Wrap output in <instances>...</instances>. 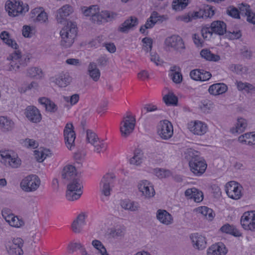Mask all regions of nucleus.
Segmentation results:
<instances>
[{
    "label": "nucleus",
    "mask_w": 255,
    "mask_h": 255,
    "mask_svg": "<svg viewBox=\"0 0 255 255\" xmlns=\"http://www.w3.org/2000/svg\"><path fill=\"white\" fill-rule=\"evenodd\" d=\"M185 154V158L189 160L191 171L196 176L202 175L207 167L205 160L198 155H194V151L191 149L187 150Z\"/></svg>",
    "instance_id": "1"
},
{
    "label": "nucleus",
    "mask_w": 255,
    "mask_h": 255,
    "mask_svg": "<svg viewBox=\"0 0 255 255\" xmlns=\"http://www.w3.org/2000/svg\"><path fill=\"white\" fill-rule=\"evenodd\" d=\"M77 33V25L71 21L68 22L60 31L61 37V45L67 48L71 46L74 42Z\"/></svg>",
    "instance_id": "2"
},
{
    "label": "nucleus",
    "mask_w": 255,
    "mask_h": 255,
    "mask_svg": "<svg viewBox=\"0 0 255 255\" xmlns=\"http://www.w3.org/2000/svg\"><path fill=\"white\" fill-rule=\"evenodd\" d=\"M5 9L10 16H16L28 11V4H24L22 1L16 0H7L5 3Z\"/></svg>",
    "instance_id": "3"
},
{
    "label": "nucleus",
    "mask_w": 255,
    "mask_h": 255,
    "mask_svg": "<svg viewBox=\"0 0 255 255\" xmlns=\"http://www.w3.org/2000/svg\"><path fill=\"white\" fill-rule=\"evenodd\" d=\"M83 185L79 179H74L67 185L66 197L68 200L73 201L78 199L83 192Z\"/></svg>",
    "instance_id": "4"
},
{
    "label": "nucleus",
    "mask_w": 255,
    "mask_h": 255,
    "mask_svg": "<svg viewBox=\"0 0 255 255\" xmlns=\"http://www.w3.org/2000/svg\"><path fill=\"white\" fill-rule=\"evenodd\" d=\"M41 181L36 175L31 174L24 177L20 183L21 189L25 192L35 191L40 186Z\"/></svg>",
    "instance_id": "5"
},
{
    "label": "nucleus",
    "mask_w": 255,
    "mask_h": 255,
    "mask_svg": "<svg viewBox=\"0 0 255 255\" xmlns=\"http://www.w3.org/2000/svg\"><path fill=\"white\" fill-rule=\"evenodd\" d=\"M164 48L170 50V48L174 50L183 53L185 49V45L183 39L178 35H173L167 37L164 41Z\"/></svg>",
    "instance_id": "6"
},
{
    "label": "nucleus",
    "mask_w": 255,
    "mask_h": 255,
    "mask_svg": "<svg viewBox=\"0 0 255 255\" xmlns=\"http://www.w3.org/2000/svg\"><path fill=\"white\" fill-rule=\"evenodd\" d=\"M120 131L122 136L128 137L133 131L135 126V119L130 112H128L127 115L123 118L121 123Z\"/></svg>",
    "instance_id": "7"
},
{
    "label": "nucleus",
    "mask_w": 255,
    "mask_h": 255,
    "mask_svg": "<svg viewBox=\"0 0 255 255\" xmlns=\"http://www.w3.org/2000/svg\"><path fill=\"white\" fill-rule=\"evenodd\" d=\"M7 60L9 61V63L5 66V69L8 71L16 72L19 69L21 65V54L19 50H15L10 54L7 57Z\"/></svg>",
    "instance_id": "8"
},
{
    "label": "nucleus",
    "mask_w": 255,
    "mask_h": 255,
    "mask_svg": "<svg viewBox=\"0 0 255 255\" xmlns=\"http://www.w3.org/2000/svg\"><path fill=\"white\" fill-rule=\"evenodd\" d=\"M0 160L12 168H16L20 166L21 162L17 156H12L9 151H0Z\"/></svg>",
    "instance_id": "9"
},
{
    "label": "nucleus",
    "mask_w": 255,
    "mask_h": 255,
    "mask_svg": "<svg viewBox=\"0 0 255 255\" xmlns=\"http://www.w3.org/2000/svg\"><path fill=\"white\" fill-rule=\"evenodd\" d=\"M115 178V176L113 173H107L102 178L100 183V189L102 193L105 196L110 195Z\"/></svg>",
    "instance_id": "10"
},
{
    "label": "nucleus",
    "mask_w": 255,
    "mask_h": 255,
    "mask_svg": "<svg viewBox=\"0 0 255 255\" xmlns=\"http://www.w3.org/2000/svg\"><path fill=\"white\" fill-rule=\"evenodd\" d=\"M64 136L67 147L71 150L72 147L75 146L74 142L76 138V134L72 123H67L64 129Z\"/></svg>",
    "instance_id": "11"
},
{
    "label": "nucleus",
    "mask_w": 255,
    "mask_h": 255,
    "mask_svg": "<svg viewBox=\"0 0 255 255\" xmlns=\"http://www.w3.org/2000/svg\"><path fill=\"white\" fill-rule=\"evenodd\" d=\"M241 188L239 184L234 181L229 182L226 185L227 194L229 197L235 200H238L241 197Z\"/></svg>",
    "instance_id": "12"
},
{
    "label": "nucleus",
    "mask_w": 255,
    "mask_h": 255,
    "mask_svg": "<svg viewBox=\"0 0 255 255\" xmlns=\"http://www.w3.org/2000/svg\"><path fill=\"white\" fill-rule=\"evenodd\" d=\"M24 114L27 120L32 123H38L42 119L40 111L34 106H28L24 110Z\"/></svg>",
    "instance_id": "13"
},
{
    "label": "nucleus",
    "mask_w": 255,
    "mask_h": 255,
    "mask_svg": "<svg viewBox=\"0 0 255 255\" xmlns=\"http://www.w3.org/2000/svg\"><path fill=\"white\" fill-rule=\"evenodd\" d=\"M137 187L141 195L145 198H150L155 195V191L152 184L147 180H141L138 183Z\"/></svg>",
    "instance_id": "14"
},
{
    "label": "nucleus",
    "mask_w": 255,
    "mask_h": 255,
    "mask_svg": "<svg viewBox=\"0 0 255 255\" xmlns=\"http://www.w3.org/2000/svg\"><path fill=\"white\" fill-rule=\"evenodd\" d=\"M188 128L193 133L198 135L204 134L208 129L206 124L199 121L191 122L188 124Z\"/></svg>",
    "instance_id": "15"
},
{
    "label": "nucleus",
    "mask_w": 255,
    "mask_h": 255,
    "mask_svg": "<svg viewBox=\"0 0 255 255\" xmlns=\"http://www.w3.org/2000/svg\"><path fill=\"white\" fill-rule=\"evenodd\" d=\"M160 138L167 140L170 138L173 134V126L167 120L160 121Z\"/></svg>",
    "instance_id": "16"
},
{
    "label": "nucleus",
    "mask_w": 255,
    "mask_h": 255,
    "mask_svg": "<svg viewBox=\"0 0 255 255\" xmlns=\"http://www.w3.org/2000/svg\"><path fill=\"white\" fill-rule=\"evenodd\" d=\"M138 23V19L135 16H130L119 27L118 30L123 33H127L128 31L136 27Z\"/></svg>",
    "instance_id": "17"
},
{
    "label": "nucleus",
    "mask_w": 255,
    "mask_h": 255,
    "mask_svg": "<svg viewBox=\"0 0 255 255\" xmlns=\"http://www.w3.org/2000/svg\"><path fill=\"white\" fill-rule=\"evenodd\" d=\"M228 252L225 245L219 242L212 245L207 250V255H226Z\"/></svg>",
    "instance_id": "18"
},
{
    "label": "nucleus",
    "mask_w": 255,
    "mask_h": 255,
    "mask_svg": "<svg viewBox=\"0 0 255 255\" xmlns=\"http://www.w3.org/2000/svg\"><path fill=\"white\" fill-rule=\"evenodd\" d=\"M193 246L194 248L202 250L206 247V240L205 237L198 233L190 236Z\"/></svg>",
    "instance_id": "19"
},
{
    "label": "nucleus",
    "mask_w": 255,
    "mask_h": 255,
    "mask_svg": "<svg viewBox=\"0 0 255 255\" xmlns=\"http://www.w3.org/2000/svg\"><path fill=\"white\" fill-rule=\"evenodd\" d=\"M23 240L21 238H14L12 244L9 247L8 253L12 255H21L23 254Z\"/></svg>",
    "instance_id": "20"
},
{
    "label": "nucleus",
    "mask_w": 255,
    "mask_h": 255,
    "mask_svg": "<svg viewBox=\"0 0 255 255\" xmlns=\"http://www.w3.org/2000/svg\"><path fill=\"white\" fill-rule=\"evenodd\" d=\"M159 20V16L156 11H153L150 17L147 19L145 24L142 25L139 31L144 34L145 32L146 29L152 28L155 23Z\"/></svg>",
    "instance_id": "21"
},
{
    "label": "nucleus",
    "mask_w": 255,
    "mask_h": 255,
    "mask_svg": "<svg viewBox=\"0 0 255 255\" xmlns=\"http://www.w3.org/2000/svg\"><path fill=\"white\" fill-rule=\"evenodd\" d=\"M185 196L188 198L193 199L197 203L201 202L203 199V192L195 188L187 189L185 191Z\"/></svg>",
    "instance_id": "22"
},
{
    "label": "nucleus",
    "mask_w": 255,
    "mask_h": 255,
    "mask_svg": "<svg viewBox=\"0 0 255 255\" xmlns=\"http://www.w3.org/2000/svg\"><path fill=\"white\" fill-rule=\"evenodd\" d=\"M73 11L72 7L68 4L63 5L57 12L56 19L58 22L62 23L65 18Z\"/></svg>",
    "instance_id": "23"
},
{
    "label": "nucleus",
    "mask_w": 255,
    "mask_h": 255,
    "mask_svg": "<svg viewBox=\"0 0 255 255\" xmlns=\"http://www.w3.org/2000/svg\"><path fill=\"white\" fill-rule=\"evenodd\" d=\"M226 24L223 21H214L211 24V29L213 33L219 35H223L226 33Z\"/></svg>",
    "instance_id": "24"
},
{
    "label": "nucleus",
    "mask_w": 255,
    "mask_h": 255,
    "mask_svg": "<svg viewBox=\"0 0 255 255\" xmlns=\"http://www.w3.org/2000/svg\"><path fill=\"white\" fill-rule=\"evenodd\" d=\"M228 90L227 85L223 83H216L211 85L208 89L209 93L217 96L225 93Z\"/></svg>",
    "instance_id": "25"
},
{
    "label": "nucleus",
    "mask_w": 255,
    "mask_h": 255,
    "mask_svg": "<svg viewBox=\"0 0 255 255\" xmlns=\"http://www.w3.org/2000/svg\"><path fill=\"white\" fill-rule=\"evenodd\" d=\"M85 225V215L81 213L73 222L71 225L72 231L75 233H80L82 227Z\"/></svg>",
    "instance_id": "26"
},
{
    "label": "nucleus",
    "mask_w": 255,
    "mask_h": 255,
    "mask_svg": "<svg viewBox=\"0 0 255 255\" xmlns=\"http://www.w3.org/2000/svg\"><path fill=\"white\" fill-rule=\"evenodd\" d=\"M76 175V170L75 167L72 165H67L65 166L62 172V177L63 179L69 181L74 179Z\"/></svg>",
    "instance_id": "27"
},
{
    "label": "nucleus",
    "mask_w": 255,
    "mask_h": 255,
    "mask_svg": "<svg viewBox=\"0 0 255 255\" xmlns=\"http://www.w3.org/2000/svg\"><path fill=\"white\" fill-rule=\"evenodd\" d=\"M14 122L6 116H0V129L4 132L11 130L14 128Z\"/></svg>",
    "instance_id": "28"
},
{
    "label": "nucleus",
    "mask_w": 255,
    "mask_h": 255,
    "mask_svg": "<svg viewBox=\"0 0 255 255\" xmlns=\"http://www.w3.org/2000/svg\"><path fill=\"white\" fill-rule=\"evenodd\" d=\"M39 103L43 106L46 111L54 113L58 110L57 105L50 99L45 97L40 98L38 99Z\"/></svg>",
    "instance_id": "29"
},
{
    "label": "nucleus",
    "mask_w": 255,
    "mask_h": 255,
    "mask_svg": "<svg viewBox=\"0 0 255 255\" xmlns=\"http://www.w3.org/2000/svg\"><path fill=\"white\" fill-rule=\"evenodd\" d=\"M120 205L123 209L131 212L136 211L138 210L139 208V205L137 203L131 201L128 199L121 200L120 202Z\"/></svg>",
    "instance_id": "30"
},
{
    "label": "nucleus",
    "mask_w": 255,
    "mask_h": 255,
    "mask_svg": "<svg viewBox=\"0 0 255 255\" xmlns=\"http://www.w3.org/2000/svg\"><path fill=\"white\" fill-rule=\"evenodd\" d=\"M143 159V152L139 148L134 150L133 156L129 159V163L136 166H138L142 162Z\"/></svg>",
    "instance_id": "31"
},
{
    "label": "nucleus",
    "mask_w": 255,
    "mask_h": 255,
    "mask_svg": "<svg viewBox=\"0 0 255 255\" xmlns=\"http://www.w3.org/2000/svg\"><path fill=\"white\" fill-rule=\"evenodd\" d=\"M200 55L202 58L207 61L217 62L220 60V56L219 55L214 54L207 48L202 49L200 52Z\"/></svg>",
    "instance_id": "32"
},
{
    "label": "nucleus",
    "mask_w": 255,
    "mask_h": 255,
    "mask_svg": "<svg viewBox=\"0 0 255 255\" xmlns=\"http://www.w3.org/2000/svg\"><path fill=\"white\" fill-rule=\"evenodd\" d=\"M170 71L171 72V76L172 81L176 84H179L182 81V75L179 67L174 65L171 67Z\"/></svg>",
    "instance_id": "33"
},
{
    "label": "nucleus",
    "mask_w": 255,
    "mask_h": 255,
    "mask_svg": "<svg viewBox=\"0 0 255 255\" xmlns=\"http://www.w3.org/2000/svg\"><path fill=\"white\" fill-rule=\"evenodd\" d=\"M88 73L90 76L95 81H97L100 77V72L97 68L96 63L94 62L90 63L88 66Z\"/></svg>",
    "instance_id": "34"
},
{
    "label": "nucleus",
    "mask_w": 255,
    "mask_h": 255,
    "mask_svg": "<svg viewBox=\"0 0 255 255\" xmlns=\"http://www.w3.org/2000/svg\"><path fill=\"white\" fill-rule=\"evenodd\" d=\"M220 231L223 233L232 235L235 237H240L242 234L234 226L229 224L223 225L221 228Z\"/></svg>",
    "instance_id": "35"
},
{
    "label": "nucleus",
    "mask_w": 255,
    "mask_h": 255,
    "mask_svg": "<svg viewBox=\"0 0 255 255\" xmlns=\"http://www.w3.org/2000/svg\"><path fill=\"white\" fill-rule=\"evenodd\" d=\"M253 215V211L245 212L241 219V224L245 230H250L251 219Z\"/></svg>",
    "instance_id": "36"
},
{
    "label": "nucleus",
    "mask_w": 255,
    "mask_h": 255,
    "mask_svg": "<svg viewBox=\"0 0 255 255\" xmlns=\"http://www.w3.org/2000/svg\"><path fill=\"white\" fill-rule=\"evenodd\" d=\"M71 77L68 74H61L55 79V83L60 87H65L71 82Z\"/></svg>",
    "instance_id": "37"
},
{
    "label": "nucleus",
    "mask_w": 255,
    "mask_h": 255,
    "mask_svg": "<svg viewBox=\"0 0 255 255\" xmlns=\"http://www.w3.org/2000/svg\"><path fill=\"white\" fill-rule=\"evenodd\" d=\"M196 210L209 221H212L214 218V215L213 210L206 206L198 207L196 209Z\"/></svg>",
    "instance_id": "38"
},
{
    "label": "nucleus",
    "mask_w": 255,
    "mask_h": 255,
    "mask_svg": "<svg viewBox=\"0 0 255 255\" xmlns=\"http://www.w3.org/2000/svg\"><path fill=\"white\" fill-rule=\"evenodd\" d=\"M247 126L246 121L243 118L238 119L236 127L231 129V131L233 133H240L243 132Z\"/></svg>",
    "instance_id": "39"
},
{
    "label": "nucleus",
    "mask_w": 255,
    "mask_h": 255,
    "mask_svg": "<svg viewBox=\"0 0 255 255\" xmlns=\"http://www.w3.org/2000/svg\"><path fill=\"white\" fill-rule=\"evenodd\" d=\"M4 218L5 221L12 227L19 228L24 225V222L22 220L13 215H8Z\"/></svg>",
    "instance_id": "40"
},
{
    "label": "nucleus",
    "mask_w": 255,
    "mask_h": 255,
    "mask_svg": "<svg viewBox=\"0 0 255 255\" xmlns=\"http://www.w3.org/2000/svg\"><path fill=\"white\" fill-rule=\"evenodd\" d=\"M0 37L3 42L6 43L9 46L16 50L18 47V45L15 41L9 38V33L5 31H2L0 35Z\"/></svg>",
    "instance_id": "41"
},
{
    "label": "nucleus",
    "mask_w": 255,
    "mask_h": 255,
    "mask_svg": "<svg viewBox=\"0 0 255 255\" xmlns=\"http://www.w3.org/2000/svg\"><path fill=\"white\" fill-rule=\"evenodd\" d=\"M189 0H173L172 7L175 11H181L185 9L189 3Z\"/></svg>",
    "instance_id": "42"
},
{
    "label": "nucleus",
    "mask_w": 255,
    "mask_h": 255,
    "mask_svg": "<svg viewBox=\"0 0 255 255\" xmlns=\"http://www.w3.org/2000/svg\"><path fill=\"white\" fill-rule=\"evenodd\" d=\"M163 100L167 106H176L178 103V98L173 93H169L163 97Z\"/></svg>",
    "instance_id": "43"
},
{
    "label": "nucleus",
    "mask_w": 255,
    "mask_h": 255,
    "mask_svg": "<svg viewBox=\"0 0 255 255\" xmlns=\"http://www.w3.org/2000/svg\"><path fill=\"white\" fill-rule=\"evenodd\" d=\"M173 219L168 212L165 210H160V223L169 225L173 223Z\"/></svg>",
    "instance_id": "44"
},
{
    "label": "nucleus",
    "mask_w": 255,
    "mask_h": 255,
    "mask_svg": "<svg viewBox=\"0 0 255 255\" xmlns=\"http://www.w3.org/2000/svg\"><path fill=\"white\" fill-rule=\"evenodd\" d=\"M236 84L237 89L239 91L245 90L247 93H250L252 91H255V87L249 83H243L242 81H237Z\"/></svg>",
    "instance_id": "45"
},
{
    "label": "nucleus",
    "mask_w": 255,
    "mask_h": 255,
    "mask_svg": "<svg viewBox=\"0 0 255 255\" xmlns=\"http://www.w3.org/2000/svg\"><path fill=\"white\" fill-rule=\"evenodd\" d=\"M126 231V228L122 225L112 229L110 234L114 238L123 237L125 234Z\"/></svg>",
    "instance_id": "46"
},
{
    "label": "nucleus",
    "mask_w": 255,
    "mask_h": 255,
    "mask_svg": "<svg viewBox=\"0 0 255 255\" xmlns=\"http://www.w3.org/2000/svg\"><path fill=\"white\" fill-rule=\"evenodd\" d=\"M27 75L31 77L41 78L43 73L42 70L38 67H31L27 70Z\"/></svg>",
    "instance_id": "47"
},
{
    "label": "nucleus",
    "mask_w": 255,
    "mask_h": 255,
    "mask_svg": "<svg viewBox=\"0 0 255 255\" xmlns=\"http://www.w3.org/2000/svg\"><path fill=\"white\" fill-rule=\"evenodd\" d=\"M93 145L94 146V151L98 153L104 152L107 148V144L103 140L100 139Z\"/></svg>",
    "instance_id": "48"
},
{
    "label": "nucleus",
    "mask_w": 255,
    "mask_h": 255,
    "mask_svg": "<svg viewBox=\"0 0 255 255\" xmlns=\"http://www.w3.org/2000/svg\"><path fill=\"white\" fill-rule=\"evenodd\" d=\"M201 110L204 113H208L214 107L212 102L208 100H204L201 102L200 106Z\"/></svg>",
    "instance_id": "49"
},
{
    "label": "nucleus",
    "mask_w": 255,
    "mask_h": 255,
    "mask_svg": "<svg viewBox=\"0 0 255 255\" xmlns=\"http://www.w3.org/2000/svg\"><path fill=\"white\" fill-rule=\"evenodd\" d=\"M99 139V138L95 132L90 129L87 130L86 140L87 142L93 145L94 144L96 143V142Z\"/></svg>",
    "instance_id": "50"
},
{
    "label": "nucleus",
    "mask_w": 255,
    "mask_h": 255,
    "mask_svg": "<svg viewBox=\"0 0 255 255\" xmlns=\"http://www.w3.org/2000/svg\"><path fill=\"white\" fill-rule=\"evenodd\" d=\"M100 9L99 6L97 5H91L88 8L84 9L83 11L84 14L86 16H91V18L93 17V15H95L97 11H99Z\"/></svg>",
    "instance_id": "51"
},
{
    "label": "nucleus",
    "mask_w": 255,
    "mask_h": 255,
    "mask_svg": "<svg viewBox=\"0 0 255 255\" xmlns=\"http://www.w3.org/2000/svg\"><path fill=\"white\" fill-rule=\"evenodd\" d=\"M48 152L49 150H35V158L39 162H42L48 156Z\"/></svg>",
    "instance_id": "52"
},
{
    "label": "nucleus",
    "mask_w": 255,
    "mask_h": 255,
    "mask_svg": "<svg viewBox=\"0 0 255 255\" xmlns=\"http://www.w3.org/2000/svg\"><path fill=\"white\" fill-rule=\"evenodd\" d=\"M117 13L107 10L102 11V16L103 20L106 22H109L115 19L117 17Z\"/></svg>",
    "instance_id": "53"
},
{
    "label": "nucleus",
    "mask_w": 255,
    "mask_h": 255,
    "mask_svg": "<svg viewBox=\"0 0 255 255\" xmlns=\"http://www.w3.org/2000/svg\"><path fill=\"white\" fill-rule=\"evenodd\" d=\"M142 42L143 43L142 49L146 52H148L151 50L152 40L149 37H145L142 39Z\"/></svg>",
    "instance_id": "54"
},
{
    "label": "nucleus",
    "mask_w": 255,
    "mask_h": 255,
    "mask_svg": "<svg viewBox=\"0 0 255 255\" xmlns=\"http://www.w3.org/2000/svg\"><path fill=\"white\" fill-rule=\"evenodd\" d=\"M35 22H38L41 23H46L48 21L47 14L43 9L36 16L35 19H34Z\"/></svg>",
    "instance_id": "55"
},
{
    "label": "nucleus",
    "mask_w": 255,
    "mask_h": 255,
    "mask_svg": "<svg viewBox=\"0 0 255 255\" xmlns=\"http://www.w3.org/2000/svg\"><path fill=\"white\" fill-rule=\"evenodd\" d=\"M227 14L230 15V16L235 18H240V11L238 10V9L233 6H230L229 7H228L227 10Z\"/></svg>",
    "instance_id": "56"
},
{
    "label": "nucleus",
    "mask_w": 255,
    "mask_h": 255,
    "mask_svg": "<svg viewBox=\"0 0 255 255\" xmlns=\"http://www.w3.org/2000/svg\"><path fill=\"white\" fill-rule=\"evenodd\" d=\"M63 99L67 103H70L71 106L75 105L79 100V95L75 94L70 97L63 96Z\"/></svg>",
    "instance_id": "57"
},
{
    "label": "nucleus",
    "mask_w": 255,
    "mask_h": 255,
    "mask_svg": "<svg viewBox=\"0 0 255 255\" xmlns=\"http://www.w3.org/2000/svg\"><path fill=\"white\" fill-rule=\"evenodd\" d=\"M145 115V121L147 124H152L156 122L158 119L159 115L158 114H153L152 113L147 114Z\"/></svg>",
    "instance_id": "58"
},
{
    "label": "nucleus",
    "mask_w": 255,
    "mask_h": 255,
    "mask_svg": "<svg viewBox=\"0 0 255 255\" xmlns=\"http://www.w3.org/2000/svg\"><path fill=\"white\" fill-rule=\"evenodd\" d=\"M143 110L145 111L144 115L151 113L152 112H156L158 113V108L156 105L152 104H145L143 107Z\"/></svg>",
    "instance_id": "59"
},
{
    "label": "nucleus",
    "mask_w": 255,
    "mask_h": 255,
    "mask_svg": "<svg viewBox=\"0 0 255 255\" xmlns=\"http://www.w3.org/2000/svg\"><path fill=\"white\" fill-rule=\"evenodd\" d=\"M213 31L211 29L210 27H205L201 29V34L205 39H209L212 36Z\"/></svg>",
    "instance_id": "60"
},
{
    "label": "nucleus",
    "mask_w": 255,
    "mask_h": 255,
    "mask_svg": "<svg viewBox=\"0 0 255 255\" xmlns=\"http://www.w3.org/2000/svg\"><path fill=\"white\" fill-rule=\"evenodd\" d=\"M253 134L252 132L245 133L239 137L238 140L242 143L248 144V141L250 140H252Z\"/></svg>",
    "instance_id": "61"
},
{
    "label": "nucleus",
    "mask_w": 255,
    "mask_h": 255,
    "mask_svg": "<svg viewBox=\"0 0 255 255\" xmlns=\"http://www.w3.org/2000/svg\"><path fill=\"white\" fill-rule=\"evenodd\" d=\"M91 20L94 23H101L103 20L102 11L101 13H100V11H97L96 13L91 18Z\"/></svg>",
    "instance_id": "62"
},
{
    "label": "nucleus",
    "mask_w": 255,
    "mask_h": 255,
    "mask_svg": "<svg viewBox=\"0 0 255 255\" xmlns=\"http://www.w3.org/2000/svg\"><path fill=\"white\" fill-rule=\"evenodd\" d=\"M200 72L199 81H206L211 78L212 75L210 72L205 71L204 70H201Z\"/></svg>",
    "instance_id": "63"
},
{
    "label": "nucleus",
    "mask_w": 255,
    "mask_h": 255,
    "mask_svg": "<svg viewBox=\"0 0 255 255\" xmlns=\"http://www.w3.org/2000/svg\"><path fill=\"white\" fill-rule=\"evenodd\" d=\"M192 39L194 44L197 47H202L203 44V40L200 38L199 35L197 33L192 35Z\"/></svg>",
    "instance_id": "64"
}]
</instances>
